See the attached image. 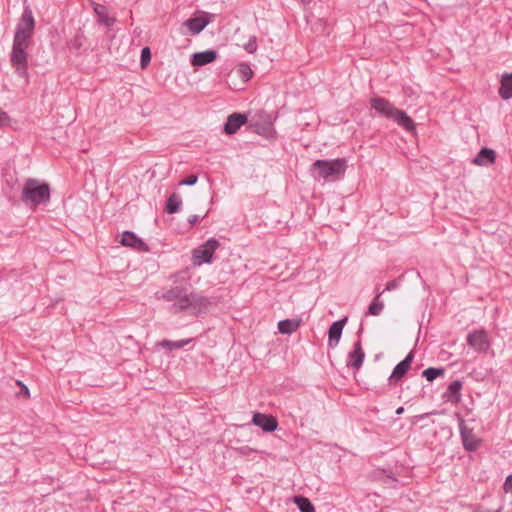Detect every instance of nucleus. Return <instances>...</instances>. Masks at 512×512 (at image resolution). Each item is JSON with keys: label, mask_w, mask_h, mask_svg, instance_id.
Here are the masks:
<instances>
[{"label": "nucleus", "mask_w": 512, "mask_h": 512, "mask_svg": "<svg viewBox=\"0 0 512 512\" xmlns=\"http://www.w3.org/2000/svg\"><path fill=\"white\" fill-rule=\"evenodd\" d=\"M347 162L344 158L334 160H317L311 166V174L315 180L334 182L345 174Z\"/></svg>", "instance_id": "nucleus-1"}, {"label": "nucleus", "mask_w": 512, "mask_h": 512, "mask_svg": "<svg viewBox=\"0 0 512 512\" xmlns=\"http://www.w3.org/2000/svg\"><path fill=\"white\" fill-rule=\"evenodd\" d=\"M370 104L380 115L393 119L407 131H413L415 129L413 120L404 111L395 108L393 104L385 98L373 97L370 100Z\"/></svg>", "instance_id": "nucleus-2"}, {"label": "nucleus", "mask_w": 512, "mask_h": 512, "mask_svg": "<svg viewBox=\"0 0 512 512\" xmlns=\"http://www.w3.org/2000/svg\"><path fill=\"white\" fill-rule=\"evenodd\" d=\"M21 199L30 208H36L41 204L47 203L50 199L48 184L42 183L37 179H27L22 188Z\"/></svg>", "instance_id": "nucleus-3"}, {"label": "nucleus", "mask_w": 512, "mask_h": 512, "mask_svg": "<svg viewBox=\"0 0 512 512\" xmlns=\"http://www.w3.org/2000/svg\"><path fill=\"white\" fill-rule=\"evenodd\" d=\"M209 304L210 302L206 297L197 293L188 292V290L184 288L176 304H173L172 309L174 312L190 310L192 314L197 315L205 311Z\"/></svg>", "instance_id": "nucleus-4"}, {"label": "nucleus", "mask_w": 512, "mask_h": 512, "mask_svg": "<svg viewBox=\"0 0 512 512\" xmlns=\"http://www.w3.org/2000/svg\"><path fill=\"white\" fill-rule=\"evenodd\" d=\"M35 27L33 13L29 7H25L20 22L17 25L13 42L29 44Z\"/></svg>", "instance_id": "nucleus-5"}, {"label": "nucleus", "mask_w": 512, "mask_h": 512, "mask_svg": "<svg viewBox=\"0 0 512 512\" xmlns=\"http://www.w3.org/2000/svg\"><path fill=\"white\" fill-rule=\"evenodd\" d=\"M219 245L215 238L207 240L203 245L193 250V263L198 266L204 263H211L213 254Z\"/></svg>", "instance_id": "nucleus-6"}, {"label": "nucleus", "mask_w": 512, "mask_h": 512, "mask_svg": "<svg viewBox=\"0 0 512 512\" xmlns=\"http://www.w3.org/2000/svg\"><path fill=\"white\" fill-rule=\"evenodd\" d=\"M29 44L13 42L11 61L17 72L24 76L27 70V53L26 49Z\"/></svg>", "instance_id": "nucleus-7"}, {"label": "nucleus", "mask_w": 512, "mask_h": 512, "mask_svg": "<svg viewBox=\"0 0 512 512\" xmlns=\"http://www.w3.org/2000/svg\"><path fill=\"white\" fill-rule=\"evenodd\" d=\"M467 344L477 352H486L490 348V341L485 330H474L467 335Z\"/></svg>", "instance_id": "nucleus-8"}, {"label": "nucleus", "mask_w": 512, "mask_h": 512, "mask_svg": "<svg viewBox=\"0 0 512 512\" xmlns=\"http://www.w3.org/2000/svg\"><path fill=\"white\" fill-rule=\"evenodd\" d=\"M458 419L459 431L465 449L468 451L476 450L480 443L478 437L473 433V430L471 428L467 427L465 421L459 415Z\"/></svg>", "instance_id": "nucleus-9"}, {"label": "nucleus", "mask_w": 512, "mask_h": 512, "mask_svg": "<svg viewBox=\"0 0 512 512\" xmlns=\"http://www.w3.org/2000/svg\"><path fill=\"white\" fill-rule=\"evenodd\" d=\"M252 423L265 432H273L277 429L278 422L275 417L262 413H254Z\"/></svg>", "instance_id": "nucleus-10"}, {"label": "nucleus", "mask_w": 512, "mask_h": 512, "mask_svg": "<svg viewBox=\"0 0 512 512\" xmlns=\"http://www.w3.org/2000/svg\"><path fill=\"white\" fill-rule=\"evenodd\" d=\"M413 360V354L409 353L404 360L398 363L389 377L390 384H396L410 369Z\"/></svg>", "instance_id": "nucleus-11"}, {"label": "nucleus", "mask_w": 512, "mask_h": 512, "mask_svg": "<svg viewBox=\"0 0 512 512\" xmlns=\"http://www.w3.org/2000/svg\"><path fill=\"white\" fill-rule=\"evenodd\" d=\"M347 322V317L332 323L328 331V346L330 348H335L341 338L343 328Z\"/></svg>", "instance_id": "nucleus-12"}, {"label": "nucleus", "mask_w": 512, "mask_h": 512, "mask_svg": "<svg viewBox=\"0 0 512 512\" xmlns=\"http://www.w3.org/2000/svg\"><path fill=\"white\" fill-rule=\"evenodd\" d=\"M365 353L362 349L360 341L354 343L353 350L349 352L347 357V366L358 370L364 361Z\"/></svg>", "instance_id": "nucleus-13"}, {"label": "nucleus", "mask_w": 512, "mask_h": 512, "mask_svg": "<svg viewBox=\"0 0 512 512\" xmlns=\"http://www.w3.org/2000/svg\"><path fill=\"white\" fill-rule=\"evenodd\" d=\"M247 121V118L245 115L240 113H233L231 114L225 123L224 131L227 134H234L236 133L240 127L245 124Z\"/></svg>", "instance_id": "nucleus-14"}, {"label": "nucleus", "mask_w": 512, "mask_h": 512, "mask_svg": "<svg viewBox=\"0 0 512 512\" xmlns=\"http://www.w3.org/2000/svg\"><path fill=\"white\" fill-rule=\"evenodd\" d=\"M217 56L218 54L215 50L197 52L193 54L191 64L193 66H204L215 61Z\"/></svg>", "instance_id": "nucleus-15"}, {"label": "nucleus", "mask_w": 512, "mask_h": 512, "mask_svg": "<svg viewBox=\"0 0 512 512\" xmlns=\"http://www.w3.org/2000/svg\"><path fill=\"white\" fill-rule=\"evenodd\" d=\"M208 23L209 20L206 17L199 16L186 20L183 23V26L188 29L191 35H197L208 25Z\"/></svg>", "instance_id": "nucleus-16"}, {"label": "nucleus", "mask_w": 512, "mask_h": 512, "mask_svg": "<svg viewBox=\"0 0 512 512\" xmlns=\"http://www.w3.org/2000/svg\"><path fill=\"white\" fill-rule=\"evenodd\" d=\"M462 382L459 380L453 381L443 394V398L450 403L457 404L461 400Z\"/></svg>", "instance_id": "nucleus-17"}, {"label": "nucleus", "mask_w": 512, "mask_h": 512, "mask_svg": "<svg viewBox=\"0 0 512 512\" xmlns=\"http://www.w3.org/2000/svg\"><path fill=\"white\" fill-rule=\"evenodd\" d=\"M495 151L489 148H482L476 157L472 160V163L478 166H488L495 161Z\"/></svg>", "instance_id": "nucleus-18"}, {"label": "nucleus", "mask_w": 512, "mask_h": 512, "mask_svg": "<svg viewBox=\"0 0 512 512\" xmlns=\"http://www.w3.org/2000/svg\"><path fill=\"white\" fill-rule=\"evenodd\" d=\"M499 95L504 100L512 98V73L502 76Z\"/></svg>", "instance_id": "nucleus-19"}, {"label": "nucleus", "mask_w": 512, "mask_h": 512, "mask_svg": "<svg viewBox=\"0 0 512 512\" xmlns=\"http://www.w3.org/2000/svg\"><path fill=\"white\" fill-rule=\"evenodd\" d=\"M300 319H285L278 323V330L281 334H292L300 326Z\"/></svg>", "instance_id": "nucleus-20"}, {"label": "nucleus", "mask_w": 512, "mask_h": 512, "mask_svg": "<svg viewBox=\"0 0 512 512\" xmlns=\"http://www.w3.org/2000/svg\"><path fill=\"white\" fill-rule=\"evenodd\" d=\"M181 205L182 199L180 195H178L177 193H173L167 199L165 210L168 214H174L180 210Z\"/></svg>", "instance_id": "nucleus-21"}, {"label": "nucleus", "mask_w": 512, "mask_h": 512, "mask_svg": "<svg viewBox=\"0 0 512 512\" xmlns=\"http://www.w3.org/2000/svg\"><path fill=\"white\" fill-rule=\"evenodd\" d=\"M94 12L99 17V21L107 26H111L114 22V19L108 16L107 8L101 4H93Z\"/></svg>", "instance_id": "nucleus-22"}, {"label": "nucleus", "mask_w": 512, "mask_h": 512, "mask_svg": "<svg viewBox=\"0 0 512 512\" xmlns=\"http://www.w3.org/2000/svg\"><path fill=\"white\" fill-rule=\"evenodd\" d=\"M383 292L384 291H377L375 298L369 305L368 314L378 316L382 312L384 308V303L383 301L380 300V297L383 294Z\"/></svg>", "instance_id": "nucleus-23"}, {"label": "nucleus", "mask_w": 512, "mask_h": 512, "mask_svg": "<svg viewBox=\"0 0 512 512\" xmlns=\"http://www.w3.org/2000/svg\"><path fill=\"white\" fill-rule=\"evenodd\" d=\"M130 248L139 252H148L149 247L142 239L138 238L133 232H130Z\"/></svg>", "instance_id": "nucleus-24"}, {"label": "nucleus", "mask_w": 512, "mask_h": 512, "mask_svg": "<svg viewBox=\"0 0 512 512\" xmlns=\"http://www.w3.org/2000/svg\"><path fill=\"white\" fill-rule=\"evenodd\" d=\"M294 502L297 504L301 512H315V508L309 499L297 496L294 498Z\"/></svg>", "instance_id": "nucleus-25"}, {"label": "nucleus", "mask_w": 512, "mask_h": 512, "mask_svg": "<svg viewBox=\"0 0 512 512\" xmlns=\"http://www.w3.org/2000/svg\"><path fill=\"white\" fill-rule=\"evenodd\" d=\"M183 289H184V287H180V286L172 287L171 289H169L168 291H166L162 294V298L167 301H172V302H174V304H176Z\"/></svg>", "instance_id": "nucleus-26"}, {"label": "nucleus", "mask_w": 512, "mask_h": 512, "mask_svg": "<svg viewBox=\"0 0 512 512\" xmlns=\"http://www.w3.org/2000/svg\"><path fill=\"white\" fill-rule=\"evenodd\" d=\"M444 373L445 370L443 368L430 367L425 369L422 374L428 381H433L437 377L444 375Z\"/></svg>", "instance_id": "nucleus-27"}, {"label": "nucleus", "mask_w": 512, "mask_h": 512, "mask_svg": "<svg viewBox=\"0 0 512 512\" xmlns=\"http://www.w3.org/2000/svg\"><path fill=\"white\" fill-rule=\"evenodd\" d=\"M191 340H180V341H169V340H163L161 342V346L168 348L170 350L172 349H180L183 348L185 345H187Z\"/></svg>", "instance_id": "nucleus-28"}, {"label": "nucleus", "mask_w": 512, "mask_h": 512, "mask_svg": "<svg viewBox=\"0 0 512 512\" xmlns=\"http://www.w3.org/2000/svg\"><path fill=\"white\" fill-rule=\"evenodd\" d=\"M238 72L240 74V77L244 80V81H248L251 76H252V69L250 68V66L246 63H242L239 65V68H238Z\"/></svg>", "instance_id": "nucleus-29"}, {"label": "nucleus", "mask_w": 512, "mask_h": 512, "mask_svg": "<svg viewBox=\"0 0 512 512\" xmlns=\"http://www.w3.org/2000/svg\"><path fill=\"white\" fill-rule=\"evenodd\" d=\"M151 61V51L149 47H144L141 51V68L144 69Z\"/></svg>", "instance_id": "nucleus-30"}, {"label": "nucleus", "mask_w": 512, "mask_h": 512, "mask_svg": "<svg viewBox=\"0 0 512 512\" xmlns=\"http://www.w3.org/2000/svg\"><path fill=\"white\" fill-rule=\"evenodd\" d=\"M244 49L251 54L257 50V39L255 36L250 37L249 41L244 45Z\"/></svg>", "instance_id": "nucleus-31"}, {"label": "nucleus", "mask_w": 512, "mask_h": 512, "mask_svg": "<svg viewBox=\"0 0 512 512\" xmlns=\"http://www.w3.org/2000/svg\"><path fill=\"white\" fill-rule=\"evenodd\" d=\"M197 180H198L197 175L191 174L186 179L180 181L179 185L192 186V185L196 184Z\"/></svg>", "instance_id": "nucleus-32"}, {"label": "nucleus", "mask_w": 512, "mask_h": 512, "mask_svg": "<svg viewBox=\"0 0 512 512\" xmlns=\"http://www.w3.org/2000/svg\"><path fill=\"white\" fill-rule=\"evenodd\" d=\"M503 489L506 493L512 492V475L506 477L505 482L503 484Z\"/></svg>", "instance_id": "nucleus-33"}, {"label": "nucleus", "mask_w": 512, "mask_h": 512, "mask_svg": "<svg viewBox=\"0 0 512 512\" xmlns=\"http://www.w3.org/2000/svg\"><path fill=\"white\" fill-rule=\"evenodd\" d=\"M8 121H9V117L8 115L6 114V112H4L1 108H0V127H3L5 125L8 124Z\"/></svg>", "instance_id": "nucleus-34"}, {"label": "nucleus", "mask_w": 512, "mask_h": 512, "mask_svg": "<svg viewBox=\"0 0 512 512\" xmlns=\"http://www.w3.org/2000/svg\"><path fill=\"white\" fill-rule=\"evenodd\" d=\"M398 286H399V281H397V280L390 281L389 283H387L384 291L395 290L396 288H398Z\"/></svg>", "instance_id": "nucleus-35"}, {"label": "nucleus", "mask_w": 512, "mask_h": 512, "mask_svg": "<svg viewBox=\"0 0 512 512\" xmlns=\"http://www.w3.org/2000/svg\"><path fill=\"white\" fill-rule=\"evenodd\" d=\"M121 244L123 246H128V231H124L122 233V237H121Z\"/></svg>", "instance_id": "nucleus-36"}, {"label": "nucleus", "mask_w": 512, "mask_h": 512, "mask_svg": "<svg viewBox=\"0 0 512 512\" xmlns=\"http://www.w3.org/2000/svg\"><path fill=\"white\" fill-rule=\"evenodd\" d=\"M200 220L199 216L198 215H191L189 218H188V222L191 224V225H194L196 223H198Z\"/></svg>", "instance_id": "nucleus-37"}, {"label": "nucleus", "mask_w": 512, "mask_h": 512, "mask_svg": "<svg viewBox=\"0 0 512 512\" xmlns=\"http://www.w3.org/2000/svg\"><path fill=\"white\" fill-rule=\"evenodd\" d=\"M121 506H122V504H121V503H115V506H114V510H115V512L120 511V510H121Z\"/></svg>", "instance_id": "nucleus-38"}, {"label": "nucleus", "mask_w": 512, "mask_h": 512, "mask_svg": "<svg viewBox=\"0 0 512 512\" xmlns=\"http://www.w3.org/2000/svg\"><path fill=\"white\" fill-rule=\"evenodd\" d=\"M403 412H404V408H403V407H399V408L396 410V414H397V415H401Z\"/></svg>", "instance_id": "nucleus-39"}, {"label": "nucleus", "mask_w": 512, "mask_h": 512, "mask_svg": "<svg viewBox=\"0 0 512 512\" xmlns=\"http://www.w3.org/2000/svg\"><path fill=\"white\" fill-rule=\"evenodd\" d=\"M23 389H24V390H23V393H25V394H27V395H28V394H29V390H28V388H27L26 386H23Z\"/></svg>", "instance_id": "nucleus-40"}, {"label": "nucleus", "mask_w": 512, "mask_h": 512, "mask_svg": "<svg viewBox=\"0 0 512 512\" xmlns=\"http://www.w3.org/2000/svg\"><path fill=\"white\" fill-rule=\"evenodd\" d=\"M23 389H24V390H23V393H25V394H27V395H28V394H29V390H28V388H27L26 386H23Z\"/></svg>", "instance_id": "nucleus-41"}]
</instances>
